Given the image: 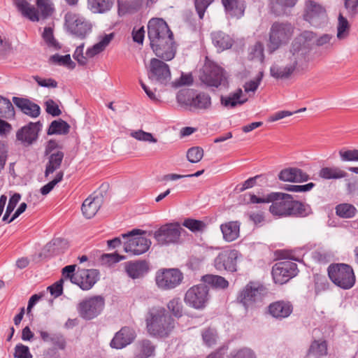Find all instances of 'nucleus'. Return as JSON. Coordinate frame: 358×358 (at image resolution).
<instances>
[{
    "label": "nucleus",
    "mask_w": 358,
    "mask_h": 358,
    "mask_svg": "<svg viewBox=\"0 0 358 358\" xmlns=\"http://www.w3.org/2000/svg\"><path fill=\"white\" fill-rule=\"evenodd\" d=\"M267 201L272 203L269 211L275 216L306 217L312 213L309 205L294 200L288 194L271 192L268 194Z\"/></svg>",
    "instance_id": "1"
},
{
    "label": "nucleus",
    "mask_w": 358,
    "mask_h": 358,
    "mask_svg": "<svg viewBox=\"0 0 358 358\" xmlns=\"http://www.w3.org/2000/svg\"><path fill=\"white\" fill-rule=\"evenodd\" d=\"M146 326L150 335L167 337L175 327V320L164 308H153L148 312Z\"/></svg>",
    "instance_id": "2"
},
{
    "label": "nucleus",
    "mask_w": 358,
    "mask_h": 358,
    "mask_svg": "<svg viewBox=\"0 0 358 358\" xmlns=\"http://www.w3.org/2000/svg\"><path fill=\"white\" fill-rule=\"evenodd\" d=\"M294 27L289 22H274L269 31V43L268 48L273 52L281 45L287 44L292 38Z\"/></svg>",
    "instance_id": "3"
},
{
    "label": "nucleus",
    "mask_w": 358,
    "mask_h": 358,
    "mask_svg": "<svg viewBox=\"0 0 358 358\" xmlns=\"http://www.w3.org/2000/svg\"><path fill=\"white\" fill-rule=\"evenodd\" d=\"M301 54L289 50L280 62L273 64L270 68V74L276 79H287L295 71Z\"/></svg>",
    "instance_id": "4"
},
{
    "label": "nucleus",
    "mask_w": 358,
    "mask_h": 358,
    "mask_svg": "<svg viewBox=\"0 0 358 358\" xmlns=\"http://www.w3.org/2000/svg\"><path fill=\"white\" fill-rule=\"evenodd\" d=\"M330 280L338 287L349 289L355 283V275L352 268L345 264H331L328 268Z\"/></svg>",
    "instance_id": "5"
},
{
    "label": "nucleus",
    "mask_w": 358,
    "mask_h": 358,
    "mask_svg": "<svg viewBox=\"0 0 358 358\" xmlns=\"http://www.w3.org/2000/svg\"><path fill=\"white\" fill-rule=\"evenodd\" d=\"M176 98L180 104L190 109L208 110L211 106V98L208 94L201 92L195 95L193 90L189 89L180 90Z\"/></svg>",
    "instance_id": "6"
},
{
    "label": "nucleus",
    "mask_w": 358,
    "mask_h": 358,
    "mask_svg": "<svg viewBox=\"0 0 358 358\" xmlns=\"http://www.w3.org/2000/svg\"><path fill=\"white\" fill-rule=\"evenodd\" d=\"M145 233L140 229H134L127 234H122V236L127 239L124 245V250L133 255H140L147 252L150 247L151 241L141 236Z\"/></svg>",
    "instance_id": "7"
},
{
    "label": "nucleus",
    "mask_w": 358,
    "mask_h": 358,
    "mask_svg": "<svg viewBox=\"0 0 358 358\" xmlns=\"http://www.w3.org/2000/svg\"><path fill=\"white\" fill-rule=\"evenodd\" d=\"M64 20L67 30L80 39L85 38L92 31V24L78 14L68 12Z\"/></svg>",
    "instance_id": "8"
},
{
    "label": "nucleus",
    "mask_w": 358,
    "mask_h": 358,
    "mask_svg": "<svg viewBox=\"0 0 358 358\" xmlns=\"http://www.w3.org/2000/svg\"><path fill=\"white\" fill-rule=\"evenodd\" d=\"M148 79L154 83L166 85L171 78L169 66L164 62L152 58L146 67Z\"/></svg>",
    "instance_id": "9"
},
{
    "label": "nucleus",
    "mask_w": 358,
    "mask_h": 358,
    "mask_svg": "<svg viewBox=\"0 0 358 358\" xmlns=\"http://www.w3.org/2000/svg\"><path fill=\"white\" fill-rule=\"evenodd\" d=\"M183 279L182 272L178 268H163L155 275L156 285L162 290H170L178 286Z\"/></svg>",
    "instance_id": "10"
},
{
    "label": "nucleus",
    "mask_w": 358,
    "mask_h": 358,
    "mask_svg": "<svg viewBox=\"0 0 358 358\" xmlns=\"http://www.w3.org/2000/svg\"><path fill=\"white\" fill-rule=\"evenodd\" d=\"M303 17L305 21L315 27H320L327 21L325 8L321 4L313 0H308L306 2Z\"/></svg>",
    "instance_id": "11"
},
{
    "label": "nucleus",
    "mask_w": 358,
    "mask_h": 358,
    "mask_svg": "<svg viewBox=\"0 0 358 358\" xmlns=\"http://www.w3.org/2000/svg\"><path fill=\"white\" fill-rule=\"evenodd\" d=\"M182 231L184 229L179 223H167L155 232L154 237L159 245L174 244L178 243Z\"/></svg>",
    "instance_id": "12"
},
{
    "label": "nucleus",
    "mask_w": 358,
    "mask_h": 358,
    "mask_svg": "<svg viewBox=\"0 0 358 358\" xmlns=\"http://www.w3.org/2000/svg\"><path fill=\"white\" fill-rule=\"evenodd\" d=\"M148 35L150 45L163 40L170 41V37L173 36L166 22L161 18H152L148 22Z\"/></svg>",
    "instance_id": "13"
},
{
    "label": "nucleus",
    "mask_w": 358,
    "mask_h": 358,
    "mask_svg": "<svg viewBox=\"0 0 358 358\" xmlns=\"http://www.w3.org/2000/svg\"><path fill=\"white\" fill-rule=\"evenodd\" d=\"M210 299L209 288L206 284H199L189 288L185 296V301L196 309L203 308Z\"/></svg>",
    "instance_id": "14"
},
{
    "label": "nucleus",
    "mask_w": 358,
    "mask_h": 358,
    "mask_svg": "<svg viewBox=\"0 0 358 358\" xmlns=\"http://www.w3.org/2000/svg\"><path fill=\"white\" fill-rule=\"evenodd\" d=\"M202 83L209 87L225 86L227 81L224 69L215 64L206 65L200 76Z\"/></svg>",
    "instance_id": "15"
},
{
    "label": "nucleus",
    "mask_w": 358,
    "mask_h": 358,
    "mask_svg": "<svg viewBox=\"0 0 358 358\" xmlns=\"http://www.w3.org/2000/svg\"><path fill=\"white\" fill-rule=\"evenodd\" d=\"M104 307V300L101 296H93L82 301L78 306V311L85 320H92L97 317Z\"/></svg>",
    "instance_id": "16"
},
{
    "label": "nucleus",
    "mask_w": 358,
    "mask_h": 358,
    "mask_svg": "<svg viewBox=\"0 0 358 358\" xmlns=\"http://www.w3.org/2000/svg\"><path fill=\"white\" fill-rule=\"evenodd\" d=\"M298 272L296 263L282 261L274 264L272 268V276L275 283L282 285L296 276Z\"/></svg>",
    "instance_id": "17"
},
{
    "label": "nucleus",
    "mask_w": 358,
    "mask_h": 358,
    "mask_svg": "<svg viewBox=\"0 0 358 358\" xmlns=\"http://www.w3.org/2000/svg\"><path fill=\"white\" fill-rule=\"evenodd\" d=\"M239 252L236 250H224L218 254L214 260L215 268L219 271L235 272Z\"/></svg>",
    "instance_id": "18"
},
{
    "label": "nucleus",
    "mask_w": 358,
    "mask_h": 358,
    "mask_svg": "<svg viewBox=\"0 0 358 358\" xmlns=\"http://www.w3.org/2000/svg\"><path fill=\"white\" fill-rule=\"evenodd\" d=\"M151 48L157 57L165 61L173 59L176 52L173 36L170 37V41L163 40L156 44H152Z\"/></svg>",
    "instance_id": "19"
},
{
    "label": "nucleus",
    "mask_w": 358,
    "mask_h": 358,
    "mask_svg": "<svg viewBox=\"0 0 358 358\" xmlns=\"http://www.w3.org/2000/svg\"><path fill=\"white\" fill-rule=\"evenodd\" d=\"M99 274L96 269H81L78 271V277H73L72 280L83 290H89L99 280Z\"/></svg>",
    "instance_id": "20"
},
{
    "label": "nucleus",
    "mask_w": 358,
    "mask_h": 358,
    "mask_svg": "<svg viewBox=\"0 0 358 358\" xmlns=\"http://www.w3.org/2000/svg\"><path fill=\"white\" fill-rule=\"evenodd\" d=\"M264 287L254 283L248 284L238 296V299L244 306L248 307L257 300L261 299Z\"/></svg>",
    "instance_id": "21"
},
{
    "label": "nucleus",
    "mask_w": 358,
    "mask_h": 358,
    "mask_svg": "<svg viewBox=\"0 0 358 358\" xmlns=\"http://www.w3.org/2000/svg\"><path fill=\"white\" fill-rule=\"evenodd\" d=\"M135 338V331L129 327H124L115 334L110 345L112 348L122 349L131 344Z\"/></svg>",
    "instance_id": "22"
},
{
    "label": "nucleus",
    "mask_w": 358,
    "mask_h": 358,
    "mask_svg": "<svg viewBox=\"0 0 358 358\" xmlns=\"http://www.w3.org/2000/svg\"><path fill=\"white\" fill-rule=\"evenodd\" d=\"M42 124L40 122H30L17 131L16 134L17 139L30 145L37 139Z\"/></svg>",
    "instance_id": "23"
},
{
    "label": "nucleus",
    "mask_w": 358,
    "mask_h": 358,
    "mask_svg": "<svg viewBox=\"0 0 358 358\" xmlns=\"http://www.w3.org/2000/svg\"><path fill=\"white\" fill-rule=\"evenodd\" d=\"M279 180L290 182H303L310 179L309 176L301 169L289 167L282 169L278 174Z\"/></svg>",
    "instance_id": "24"
},
{
    "label": "nucleus",
    "mask_w": 358,
    "mask_h": 358,
    "mask_svg": "<svg viewBox=\"0 0 358 358\" xmlns=\"http://www.w3.org/2000/svg\"><path fill=\"white\" fill-rule=\"evenodd\" d=\"M13 103L25 115L36 118L41 113L40 106L28 99L13 96Z\"/></svg>",
    "instance_id": "25"
},
{
    "label": "nucleus",
    "mask_w": 358,
    "mask_h": 358,
    "mask_svg": "<svg viewBox=\"0 0 358 358\" xmlns=\"http://www.w3.org/2000/svg\"><path fill=\"white\" fill-rule=\"evenodd\" d=\"M127 275L132 279L143 278L149 271L148 263L145 260L129 262L125 264Z\"/></svg>",
    "instance_id": "26"
},
{
    "label": "nucleus",
    "mask_w": 358,
    "mask_h": 358,
    "mask_svg": "<svg viewBox=\"0 0 358 358\" xmlns=\"http://www.w3.org/2000/svg\"><path fill=\"white\" fill-rule=\"evenodd\" d=\"M31 0H13V3L22 15L32 22L40 20L38 10L30 4Z\"/></svg>",
    "instance_id": "27"
},
{
    "label": "nucleus",
    "mask_w": 358,
    "mask_h": 358,
    "mask_svg": "<svg viewBox=\"0 0 358 358\" xmlns=\"http://www.w3.org/2000/svg\"><path fill=\"white\" fill-rule=\"evenodd\" d=\"M102 203V196H89L83 201L82 205L81 210L83 215L87 219L93 217L101 208Z\"/></svg>",
    "instance_id": "28"
},
{
    "label": "nucleus",
    "mask_w": 358,
    "mask_h": 358,
    "mask_svg": "<svg viewBox=\"0 0 358 358\" xmlns=\"http://www.w3.org/2000/svg\"><path fill=\"white\" fill-rule=\"evenodd\" d=\"M270 314L276 318H285L292 312V306L289 302L282 301L271 303L268 307Z\"/></svg>",
    "instance_id": "29"
},
{
    "label": "nucleus",
    "mask_w": 358,
    "mask_h": 358,
    "mask_svg": "<svg viewBox=\"0 0 358 358\" xmlns=\"http://www.w3.org/2000/svg\"><path fill=\"white\" fill-rule=\"evenodd\" d=\"M224 239L227 242H231L239 236L240 223L237 221H231L221 224Z\"/></svg>",
    "instance_id": "30"
},
{
    "label": "nucleus",
    "mask_w": 358,
    "mask_h": 358,
    "mask_svg": "<svg viewBox=\"0 0 358 358\" xmlns=\"http://www.w3.org/2000/svg\"><path fill=\"white\" fill-rule=\"evenodd\" d=\"M211 38L214 45L220 51L230 48L233 45V39L227 34L217 31L211 34Z\"/></svg>",
    "instance_id": "31"
},
{
    "label": "nucleus",
    "mask_w": 358,
    "mask_h": 358,
    "mask_svg": "<svg viewBox=\"0 0 358 358\" xmlns=\"http://www.w3.org/2000/svg\"><path fill=\"white\" fill-rule=\"evenodd\" d=\"M114 33L104 34L103 36H100V41L94 44L92 47L87 49L86 55L88 57L92 58L99 53L103 52L109 45L111 41L114 38Z\"/></svg>",
    "instance_id": "32"
},
{
    "label": "nucleus",
    "mask_w": 358,
    "mask_h": 358,
    "mask_svg": "<svg viewBox=\"0 0 358 358\" xmlns=\"http://www.w3.org/2000/svg\"><path fill=\"white\" fill-rule=\"evenodd\" d=\"M222 3L229 16L239 18L243 15L245 7L238 0H222Z\"/></svg>",
    "instance_id": "33"
},
{
    "label": "nucleus",
    "mask_w": 358,
    "mask_h": 358,
    "mask_svg": "<svg viewBox=\"0 0 358 358\" xmlns=\"http://www.w3.org/2000/svg\"><path fill=\"white\" fill-rule=\"evenodd\" d=\"M64 156V155L62 151H57L50 155L44 172V176L45 178H48L50 174L53 173L60 168Z\"/></svg>",
    "instance_id": "34"
},
{
    "label": "nucleus",
    "mask_w": 358,
    "mask_h": 358,
    "mask_svg": "<svg viewBox=\"0 0 358 358\" xmlns=\"http://www.w3.org/2000/svg\"><path fill=\"white\" fill-rule=\"evenodd\" d=\"M315 38V34L310 31H304L301 32L299 35H298L294 40L292 43V47L290 50L294 52H297L298 54L303 53L301 52V48L302 45H305L306 43L312 41Z\"/></svg>",
    "instance_id": "35"
},
{
    "label": "nucleus",
    "mask_w": 358,
    "mask_h": 358,
    "mask_svg": "<svg viewBox=\"0 0 358 358\" xmlns=\"http://www.w3.org/2000/svg\"><path fill=\"white\" fill-rule=\"evenodd\" d=\"M243 91L239 88L227 96H222L221 103L225 107L234 108L236 106L241 105L247 101V99H241Z\"/></svg>",
    "instance_id": "36"
},
{
    "label": "nucleus",
    "mask_w": 358,
    "mask_h": 358,
    "mask_svg": "<svg viewBox=\"0 0 358 358\" xmlns=\"http://www.w3.org/2000/svg\"><path fill=\"white\" fill-rule=\"evenodd\" d=\"M155 346L147 339L143 340L138 343V351L134 358H150L155 356Z\"/></svg>",
    "instance_id": "37"
},
{
    "label": "nucleus",
    "mask_w": 358,
    "mask_h": 358,
    "mask_svg": "<svg viewBox=\"0 0 358 358\" xmlns=\"http://www.w3.org/2000/svg\"><path fill=\"white\" fill-rule=\"evenodd\" d=\"M113 0H87L89 9L94 13H103L113 6Z\"/></svg>",
    "instance_id": "38"
},
{
    "label": "nucleus",
    "mask_w": 358,
    "mask_h": 358,
    "mask_svg": "<svg viewBox=\"0 0 358 358\" xmlns=\"http://www.w3.org/2000/svg\"><path fill=\"white\" fill-rule=\"evenodd\" d=\"M320 177L326 179H339L345 178L347 173L338 167H324L319 173Z\"/></svg>",
    "instance_id": "39"
},
{
    "label": "nucleus",
    "mask_w": 358,
    "mask_h": 358,
    "mask_svg": "<svg viewBox=\"0 0 358 358\" xmlns=\"http://www.w3.org/2000/svg\"><path fill=\"white\" fill-rule=\"evenodd\" d=\"M69 129H70V126L66 122H65L61 119L54 120L51 122V124L48 128V135H53V134L65 135L69 132Z\"/></svg>",
    "instance_id": "40"
},
{
    "label": "nucleus",
    "mask_w": 358,
    "mask_h": 358,
    "mask_svg": "<svg viewBox=\"0 0 358 358\" xmlns=\"http://www.w3.org/2000/svg\"><path fill=\"white\" fill-rule=\"evenodd\" d=\"M36 3L40 18L46 19L55 11L54 4L50 0H36Z\"/></svg>",
    "instance_id": "41"
},
{
    "label": "nucleus",
    "mask_w": 358,
    "mask_h": 358,
    "mask_svg": "<svg viewBox=\"0 0 358 358\" xmlns=\"http://www.w3.org/2000/svg\"><path fill=\"white\" fill-rule=\"evenodd\" d=\"M15 116L14 107L10 101L0 95V117L10 119Z\"/></svg>",
    "instance_id": "42"
},
{
    "label": "nucleus",
    "mask_w": 358,
    "mask_h": 358,
    "mask_svg": "<svg viewBox=\"0 0 358 358\" xmlns=\"http://www.w3.org/2000/svg\"><path fill=\"white\" fill-rule=\"evenodd\" d=\"M327 353V345L326 341H314L308 350V354L315 358L326 355Z\"/></svg>",
    "instance_id": "43"
},
{
    "label": "nucleus",
    "mask_w": 358,
    "mask_h": 358,
    "mask_svg": "<svg viewBox=\"0 0 358 358\" xmlns=\"http://www.w3.org/2000/svg\"><path fill=\"white\" fill-rule=\"evenodd\" d=\"M203 280L215 288L225 289L229 286V282L220 275H206L203 277Z\"/></svg>",
    "instance_id": "44"
},
{
    "label": "nucleus",
    "mask_w": 358,
    "mask_h": 358,
    "mask_svg": "<svg viewBox=\"0 0 358 358\" xmlns=\"http://www.w3.org/2000/svg\"><path fill=\"white\" fill-rule=\"evenodd\" d=\"M336 213L341 217L351 218L355 215L357 209L352 204L341 203L336 206Z\"/></svg>",
    "instance_id": "45"
},
{
    "label": "nucleus",
    "mask_w": 358,
    "mask_h": 358,
    "mask_svg": "<svg viewBox=\"0 0 358 358\" xmlns=\"http://www.w3.org/2000/svg\"><path fill=\"white\" fill-rule=\"evenodd\" d=\"M41 339L44 342H50L54 345H57L60 348H64L65 342L63 337L60 334H50L45 331H39Z\"/></svg>",
    "instance_id": "46"
},
{
    "label": "nucleus",
    "mask_w": 358,
    "mask_h": 358,
    "mask_svg": "<svg viewBox=\"0 0 358 358\" xmlns=\"http://www.w3.org/2000/svg\"><path fill=\"white\" fill-rule=\"evenodd\" d=\"M349 29L350 26L348 20L340 13L337 26V38L338 39L345 38L348 36Z\"/></svg>",
    "instance_id": "47"
},
{
    "label": "nucleus",
    "mask_w": 358,
    "mask_h": 358,
    "mask_svg": "<svg viewBox=\"0 0 358 358\" xmlns=\"http://www.w3.org/2000/svg\"><path fill=\"white\" fill-rule=\"evenodd\" d=\"M130 136L139 141L153 143L157 142V138H155L151 133L144 131L142 129L132 131L130 133Z\"/></svg>",
    "instance_id": "48"
},
{
    "label": "nucleus",
    "mask_w": 358,
    "mask_h": 358,
    "mask_svg": "<svg viewBox=\"0 0 358 358\" xmlns=\"http://www.w3.org/2000/svg\"><path fill=\"white\" fill-rule=\"evenodd\" d=\"M229 358H257V356L251 348L244 347L233 350L230 353Z\"/></svg>",
    "instance_id": "49"
},
{
    "label": "nucleus",
    "mask_w": 358,
    "mask_h": 358,
    "mask_svg": "<svg viewBox=\"0 0 358 358\" xmlns=\"http://www.w3.org/2000/svg\"><path fill=\"white\" fill-rule=\"evenodd\" d=\"M64 177V171H60L57 173L55 178L50 181L48 183L43 186L40 192L43 195H47L49 194L55 187V186L58 184L59 182H61Z\"/></svg>",
    "instance_id": "50"
},
{
    "label": "nucleus",
    "mask_w": 358,
    "mask_h": 358,
    "mask_svg": "<svg viewBox=\"0 0 358 358\" xmlns=\"http://www.w3.org/2000/svg\"><path fill=\"white\" fill-rule=\"evenodd\" d=\"M182 225L192 232L202 231L206 227V224L203 222L190 218L185 220Z\"/></svg>",
    "instance_id": "51"
},
{
    "label": "nucleus",
    "mask_w": 358,
    "mask_h": 358,
    "mask_svg": "<svg viewBox=\"0 0 358 358\" xmlns=\"http://www.w3.org/2000/svg\"><path fill=\"white\" fill-rule=\"evenodd\" d=\"M203 156V150L199 147H192L187 152V158L191 163H197Z\"/></svg>",
    "instance_id": "52"
},
{
    "label": "nucleus",
    "mask_w": 358,
    "mask_h": 358,
    "mask_svg": "<svg viewBox=\"0 0 358 358\" xmlns=\"http://www.w3.org/2000/svg\"><path fill=\"white\" fill-rule=\"evenodd\" d=\"M264 76V73L262 71L259 72L258 75L256 76V78L254 80H251L247 83H245L243 85L245 92L247 93L249 92H255L259 85H260V83L262 80Z\"/></svg>",
    "instance_id": "53"
},
{
    "label": "nucleus",
    "mask_w": 358,
    "mask_h": 358,
    "mask_svg": "<svg viewBox=\"0 0 358 358\" xmlns=\"http://www.w3.org/2000/svg\"><path fill=\"white\" fill-rule=\"evenodd\" d=\"M50 60L52 61L53 63H57L60 65L69 66L72 69L75 66V64L71 61L70 55L62 56L58 54H55L50 57Z\"/></svg>",
    "instance_id": "54"
},
{
    "label": "nucleus",
    "mask_w": 358,
    "mask_h": 358,
    "mask_svg": "<svg viewBox=\"0 0 358 358\" xmlns=\"http://www.w3.org/2000/svg\"><path fill=\"white\" fill-rule=\"evenodd\" d=\"M341 159L343 162H358V150H341L339 151Z\"/></svg>",
    "instance_id": "55"
},
{
    "label": "nucleus",
    "mask_w": 358,
    "mask_h": 358,
    "mask_svg": "<svg viewBox=\"0 0 358 358\" xmlns=\"http://www.w3.org/2000/svg\"><path fill=\"white\" fill-rule=\"evenodd\" d=\"M202 338L204 343L208 346L211 347L215 345L217 340V334L214 329H208L203 331L202 333Z\"/></svg>",
    "instance_id": "56"
},
{
    "label": "nucleus",
    "mask_w": 358,
    "mask_h": 358,
    "mask_svg": "<svg viewBox=\"0 0 358 358\" xmlns=\"http://www.w3.org/2000/svg\"><path fill=\"white\" fill-rule=\"evenodd\" d=\"M48 246L49 248L53 247V252H59L68 247V242L62 238H55L49 243Z\"/></svg>",
    "instance_id": "57"
},
{
    "label": "nucleus",
    "mask_w": 358,
    "mask_h": 358,
    "mask_svg": "<svg viewBox=\"0 0 358 358\" xmlns=\"http://www.w3.org/2000/svg\"><path fill=\"white\" fill-rule=\"evenodd\" d=\"M43 38L48 46L53 47L56 49L60 48L58 45V43H57L56 40L54 38L53 31H52V28L45 27L44 29V31L43 33Z\"/></svg>",
    "instance_id": "58"
},
{
    "label": "nucleus",
    "mask_w": 358,
    "mask_h": 358,
    "mask_svg": "<svg viewBox=\"0 0 358 358\" xmlns=\"http://www.w3.org/2000/svg\"><path fill=\"white\" fill-rule=\"evenodd\" d=\"M169 310L177 317L182 316V306L179 299H173L168 303Z\"/></svg>",
    "instance_id": "59"
},
{
    "label": "nucleus",
    "mask_w": 358,
    "mask_h": 358,
    "mask_svg": "<svg viewBox=\"0 0 358 358\" xmlns=\"http://www.w3.org/2000/svg\"><path fill=\"white\" fill-rule=\"evenodd\" d=\"M14 357L15 358H32L29 348L21 343L17 344L15 348Z\"/></svg>",
    "instance_id": "60"
},
{
    "label": "nucleus",
    "mask_w": 358,
    "mask_h": 358,
    "mask_svg": "<svg viewBox=\"0 0 358 358\" xmlns=\"http://www.w3.org/2000/svg\"><path fill=\"white\" fill-rule=\"evenodd\" d=\"M214 0H195V8L200 19L203 17L205 11Z\"/></svg>",
    "instance_id": "61"
},
{
    "label": "nucleus",
    "mask_w": 358,
    "mask_h": 358,
    "mask_svg": "<svg viewBox=\"0 0 358 358\" xmlns=\"http://www.w3.org/2000/svg\"><path fill=\"white\" fill-rule=\"evenodd\" d=\"M298 0H271L272 8L283 10L287 7H293Z\"/></svg>",
    "instance_id": "62"
},
{
    "label": "nucleus",
    "mask_w": 358,
    "mask_h": 358,
    "mask_svg": "<svg viewBox=\"0 0 358 358\" xmlns=\"http://www.w3.org/2000/svg\"><path fill=\"white\" fill-rule=\"evenodd\" d=\"M46 112L54 117L59 116L62 114L59 106L52 100L48 99L45 101Z\"/></svg>",
    "instance_id": "63"
},
{
    "label": "nucleus",
    "mask_w": 358,
    "mask_h": 358,
    "mask_svg": "<svg viewBox=\"0 0 358 358\" xmlns=\"http://www.w3.org/2000/svg\"><path fill=\"white\" fill-rule=\"evenodd\" d=\"M345 7L350 17H355L358 13V0H344Z\"/></svg>",
    "instance_id": "64"
}]
</instances>
